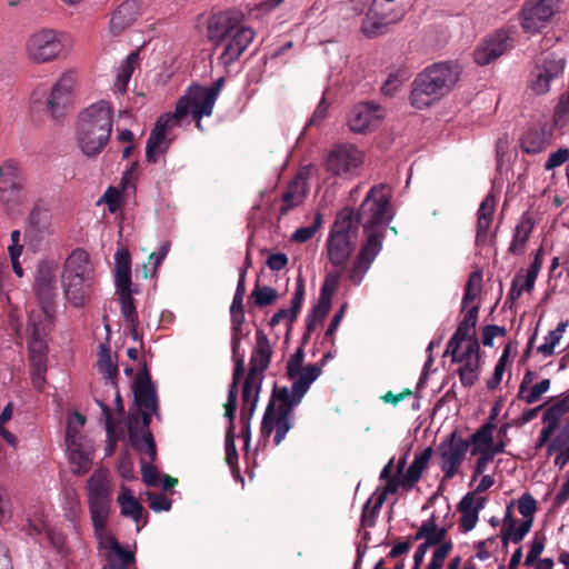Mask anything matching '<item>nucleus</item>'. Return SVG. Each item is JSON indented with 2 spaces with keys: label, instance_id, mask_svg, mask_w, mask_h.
Masks as SVG:
<instances>
[{
  "label": "nucleus",
  "instance_id": "61",
  "mask_svg": "<svg viewBox=\"0 0 569 569\" xmlns=\"http://www.w3.org/2000/svg\"><path fill=\"white\" fill-rule=\"evenodd\" d=\"M118 472L120 477L124 480H132L134 478L133 475V462L128 452H123L117 465Z\"/></svg>",
  "mask_w": 569,
  "mask_h": 569
},
{
  "label": "nucleus",
  "instance_id": "39",
  "mask_svg": "<svg viewBox=\"0 0 569 569\" xmlns=\"http://www.w3.org/2000/svg\"><path fill=\"white\" fill-rule=\"evenodd\" d=\"M236 392L238 393L237 386H236ZM237 400H238V398L236 399V401ZM226 405H228V402ZM224 408L227 409V406H224ZM236 408H237V406L234 407L233 412H236ZM224 416L230 420V426H229V428L227 430V435H226V461H227L228 466L230 467V470H231V473H232L234 480L240 481L241 487L244 488V478H242L240 476L239 469L237 467L238 453H237L234 442H233L232 419L234 417V413H232V416L229 418L227 416V411H226Z\"/></svg>",
  "mask_w": 569,
  "mask_h": 569
},
{
  "label": "nucleus",
  "instance_id": "4",
  "mask_svg": "<svg viewBox=\"0 0 569 569\" xmlns=\"http://www.w3.org/2000/svg\"><path fill=\"white\" fill-rule=\"evenodd\" d=\"M207 38L221 52L218 63L228 69L249 47V28L240 10L211 14L207 22Z\"/></svg>",
  "mask_w": 569,
  "mask_h": 569
},
{
  "label": "nucleus",
  "instance_id": "56",
  "mask_svg": "<svg viewBox=\"0 0 569 569\" xmlns=\"http://www.w3.org/2000/svg\"><path fill=\"white\" fill-rule=\"evenodd\" d=\"M13 416V405L9 402L0 413V437L11 447L16 448L18 440L13 433L7 428L6 423L11 420Z\"/></svg>",
  "mask_w": 569,
  "mask_h": 569
},
{
  "label": "nucleus",
  "instance_id": "19",
  "mask_svg": "<svg viewBox=\"0 0 569 569\" xmlns=\"http://www.w3.org/2000/svg\"><path fill=\"white\" fill-rule=\"evenodd\" d=\"M468 450L469 442L456 433H452L447 440L440 443V468L447 479H451L458 475Z\"/></svg>",
  "mask_w": 569,
  "mask_h": 569
},
{
  "label": "nucleus",
  "instance_id": "3",
  "mask_svg": "<svg viewBox=\"0 0 569 569\" xmlns=\"http://www.w3.org/2000/svg\"><path fill=\"white\" fill-rule=\"evenodd\" d=\"M136 405L141 411L142 430L129 422V441L133 449L142 455L140 459L142 480L149 487L157 486L159 472L152 462L156 460L157 450L151 432L148 430L151 417L158 415V398L156 389L146 376L139 378L133 388Z\"/></svg>",
  "mask_w": 569,
  "mask_h": 569
},
{
  "label": "nucleus",
  "instance_id": "5",
  "mask_svg": "<svg viewBox=\"0 0 569 569\" xmlns=\"http://www.w3.org/2000/svg\"><path fill=\"white\" fill-rule=\"evenodd\" d=\"M113 110L101 100L79 112L74 139L79 150L88 158H96L107 147L113 124Z\"/></svg>",
  "mask_w": 569,
  "mask_h": 569
},
{
  "label": "nucleus",
  "instance_id": "59",
  "mask_svg": "<svg viewBox=\"0 0 569 569\" xmlns=\"http://www.w3.org/2000/svg\"><path fill=\"white\" fill-rule=\"evenodd\" d=\"M147 500L149 502V507L156 511H168L171 509V500L168 499L162 493H153V492H147Z\"/></svg>",
  "mask_w": 569,
  "mask_h": 569
},
{
  "label": "nucleus",
  "instance_id": "12",
  "mask_svg": "<svg viewBox=\"0 0 569 569\" xmlns=\"http://www.w3.org/2000/svg\"><path fill=\"white\" fill-rule=\"evenodd\" d=\"M26 179L13 161L0 164V204L10 216L21 213L26 202Z\"/></svg>",
  "mask_w": 569,
  "mask_h": 569
},
{
  "label": "nucleus",
  "instance_id": "32",
  "mask_svg": "<svg viewBox=\"0 0 569 569\" xmlns=\"http://www.w3.org/2000/svg\"><path fill=\"white\" fill-rule=\"evenodd\" d=\"M465 316L459 323L456 332L448 342V346H468L469 342H478L475 327L478 320V306H471L465 309Z\"/></svg>",
  "mask_w": 569,
  "mask_h": 569
},
{
  "label": "nucleus",
  "instance_id": "25",
  "mask_svg": "<svg viewBox=\"0 0 569 569\" xmlns=\"http://www.w3.org/2000/svg\"><path fill=\"white\" fill-rule=\"evenodd\" d=\"M58 268L53 262L42 261L37 269L34 290L40 301L41 308L49 307L51 316L53 315V298L56 292V274Z\"/></svg>",
  "mask_w": 569,
  "mask_h": 569
},
{
  "label": "nucleus",
  "instance_id": "27",
  "mask_svg": "<svg viewBox=\"0 0 569 569\" xmlns=\"http://www.w3.org/2000/svg\"><path fill=\"white\" fill-rule=\"evenodd\" d=\"M531 530V527L515 517V500H511L507 507L502 518L500 529L501 542L508 546L510 542L519 543Z\"/></svg>",
  "mask_w": 569,
  "mask_h": 569
},
{
  "label": "nucleus",
  "instance_id": "64",
  "mask_svg": "<svg viewBox=\"0 0 569 569\" xmlns=\"http://www.w3.org/2000/svg\"><path fill=\"white\" fill-rule=\"evenodd\" d=\"M506 330L502 327L496 325H488L482 330V343L483 346L491 347L493 345V340L497 337L505 336Z\"/></svg>",
  "mask_w": 569,
  "mask_h": 569
},
{
  "label": "nucleus",
  "instance_id": "58",
  "mask_svg": "<svg viewBox=\"0 0 569 569\" xmlns=\"http://www.w3.org/2000/svg\"><path fill=\"white\" fill-rule=\"evenodd\" d=\"M452 549L451 542L441 543L433 552L432 558L427 567V569H441L445 562V559L449 555Z\"/></svg>",
  "mask_w": 569,
  "mask_h": 569
},
{
  "label": "nucleus",
  "instance_id": "22",
  "mask_svg": "<svg viewBox=\"0 0 569 569\" xmlns=\"http://www.w3.org/2000/svg\"><path fill=\"white\" fill-rule=\"evenodd\" d=\"M555 13V0H529L525 3L520 18L526 32L536 33L543 29Z\"/></svg>",
  "mask_w": 569,
  "mask_h": 569
},
{
  "label": "nucleus",
  "instance_id": "24",
  "mask_svg": "<svg viewBox=\"0 0 569 569\" xmlns=\"http://www.w3.org/2000/svg\"><path fill=\"white\" fill-rule=\"evenodd\" d=\"M316 171L313 166H307L299 170L295 179L283 192L280 204V213L287 214L293 208L300 206L308 192V178Z\"/></svg>",
  "mask_w": 569,
  "mask_h": 569
},
{
  "label": "nucleus",
  "instance_id": "40",
  "mask_svg": "<svg viewBox=\"0 0 569 569\" xmlns=\"http://www.w3.org/2000/svg\"><path fill=\"white\" fill-rule=\"evenodd\" d=\"M446 532L447 531L445 528H439L433 519H429L421 525V527L415 533L413 539H423L425 541L422 543L430 548L432 546L443 543L442 541L445 539Z\"/></svg>",
  "mask_w": 569,
  "mask_h": 569
},
{
  "label": "nucleus",
  "instance_id": "47",
  "mask_svg": "<svg viewBox=\"0 0 569 569\" xmlns=\"http://www.w3.org/2000/svg\"><path fill=\"white\" fill-rule=\"evenodd\" d=\"M515 507H517L522 521L532 528L535 515L538 510L536 499L526 492L517 501L515 500Z\"/></svg>",
  "mask_w": 569,
  "mask_h": 569
},
{
  "label": "nucleus",
  "instance_id": "10",
  "mask_svg": "<svg viewBox=\"0 0 569 569\" xmlns=\"http://www.w3.org/2000/svg\"><path fill=\"white\" fill-rule=\"evenodd\" d=\"M359 223H361L359 213L356 217L350 208H345L338 213L327 240L328 257L333 266H343L349 259Z\"/></svg>",
  "mask_w": 569,
  "mask_h": 569
},
{
  "label": "nucleus",
  "instance_id": "63",
  "mask_svg": "<svg viewBox=\"0 0 569 569\" xmlns=\"http://www.w3.org/2000/svg\"><path fill=\"white\" fill-rule=\"evenodd\" d=\"M543 549H545L543 539L537 538V537L533 538L530 542V547H529L528 553L526 556L525 563L527 566H530L533 562H536L538 560V558L540 557V555L542 553Z\"/></svg>",
  "mask_w": 569,
  "mask_h": 569
},
{
  "label": "nucleus",
  "instance_id": "11",
  "mask_svg": "<svg viewBox=\"0 0 569 569\" xmlns=\"http://www.w3.org/2000/svg\"><path fill=\"white\" fill-rule=\"evenodd\" d=\"M114 287L121 306V315L132 329L138 322L133 293L138 292L131 281V258L127 249H118L114 254Z\"/></svg>",
  "mask_w": 569,
  "mask_h": 569
},
{
  "label": "nucleus",
  "instance_id": "29",
  "mask_svg": "<svg viewBox=\"0 0 569 569\" xmlns=\"http://www.w3.org/2000/svg\"><path fill=\"white\" fill-rule=\"evenodd\" d=\"M272 355L271 345L261 331H257L256 347L251 356V390L262 381L261 373L268 368Z\"/></svg>",
  "mask_w": 569,
  "mask_h": 569
},
{
  "label": "nucleus",
  "instance_id": "26",
  "mask_svg": "<svg viewBox=\"0 0 569 569\" xmlns=\"http://www.w3.org/2000/svg\"><path fill=\"white\" fill-rule=\"evenodd\" d=\"M510 31L507 29L498 30L495 34L489 36L475 50V61L480 64H489L499 58L510 44Z\"/></svg>",
  "mask_w": 569,
  "mask_h": 569
},
{
  "label": "nucleus",
  "instance_id": "14",
  "mask_svg": "<svg viewBox=\"0 0 569 569\" xmlns=\"http://www.w3.org/2000/svg\"><path fill=\"white\" fill-rule=\"evenodd\" d=\"M78 82V71L67 69L52 83L46 99V109L52 119L59 120L67 114L73 103Z\"/></svg>",
  "mask_w": 569,
  "mask_h": 569
},
{
  "label": "nucleus",
  "instance_id": "48",
  "mask_svg": "<svg viewBox=\"0 0 569 569\" xmlns=\"http://www.w3.org/2000/svg\"><path fill=\"white\" fill-rule=\"evenodd\" d=\"M511 363V346L507 345L498 359L493 376L487 381V388L489 390H495L499 383L501 382L503 375L507 370V367Z\"/></svg>",
  "mask_w": 569,
  "mask_h": 569
},
{
  "label": "nucleus",
  "instance_id": "42",
  "mask_svg": "<svg viewBox=\"0 0 569 569\" xmlns=\"http://www.w3.org/2000/svg\"><path fill=\"white\" fill-rule=\"evenodd\" d=\"M569 412V396L562 397L546 408L542 421L553 430L557 429L560 419Z\"/></svg>",
  "mask_w": 569,
  "mask_h": 569
},
{
  "label": "nucleus",
  "instance_id": "54",
  "mask_svg": "<svg viewBox=\"0 0 569 569\" xmlns=\"http://www.w3.org/2000/svg\"><path fill=\"white\" fill-rule=\"evenodd\" d=\"M331 305L327 298L318 300V303L312 308L311 313L307 318L308 330H313L327 317Z\"/></svg>",
  "mask_w": 569,
  "mask_h": 569
},
{
  "label": "nucleus",
  "instance_id": "23",
  "mask_svg": "<svg viewBox=\"0 0 569 569\" xmlns=\"http://www.w3.org/2000/svg\"><path fill=\"white\" fill-rule=\"evenodd\" d=\"M52 321L49 307L32 310L28 320V346L30 353H46L47 345L44 337L48 333Z\"/></svg>",
  "mask_w": 569,
  "mask_h": 569
},
{
  "label": "nucleus",
  "instance_id": "41",
  "mask_svg": "<svg viewBox=\"0 0 569 569\" xmlns=\"http://www.w3.org/2000/svg\"><path fill=\"white\" fill-rule=\"evenodd\" d=\"M431 453L432 450L430 448H427L415 456L413 461L411 462L405 475V485L412 487L420 479L422 471L425 470L431 458Z\"/></svg>",
  "mask_w": 569,
  "mask_h": 569
},
{
  "label": "nucleus",
  "instance_id": "28",
  "mask_svg": "<svg viewBox=\"0 0 569 569\" xmlns=\"http://www.w3.org/2000/svg\"><path fill=\"white\" fill-rule=\"evenodd\" d=\"M139 9L140 7L137 0L123 1L111 14L107 36L111 39L120 36L136 21Z\"/></svg>",
  "mask_w": 569,
  "mask_h": 569
},
{
  "label": "nucleus",
  "instance_id": "62",
  "mask_svg": "<svg viewBox=\"0 0 569 569\" xmlns=\"http://www.w3.org/2000/svg\"><path fill=\"white\" fill-rule=\"evenodd\" d=\"M476 456H479V457L476 461L472 480H475L478 477H480L481 475H483L487 471L488 466L493 461V457L488 451H479V452H477Z\"/></svg>",
  "mask_w": 569,
  "mask_h": 569
},
{
  "label": "nucleus",
  "instance_id": "46",
  "mask_svg": "<svg viewBox=\"0 0 569 569\" xmlns=\"http://www.w3.org/2000/svg\"><path fill=\"white\" fill-rule=\"evenodd\" d=\"M362 33L368 38L379 37L388 31V23L377 13H368L361 24Z\"/></svg>",
  "mask_w": 569,
  "mask_h": 569
},
{
  "label": "nucleus",
  "instance_id": "21",
  "mask_svg": "<svg viewBox=\"0 0 569 569\" xmlns=\"http://www.w3.org/2000/svg\"><path fill=\"white\" fill-rule=\"evenodd\" d=\"M385 117L379 104L360 102L351 108L347 117L349 129L356 133H367L375 130Z\"/></svg>",
  "mask_w": 569,
  "mask_h": 569
},
{
  "label": "nucleus",
  "instance_id": "6",
  "mask_svg": "<svg viewBox=\"0 0 569 569\" xmlns=\"http://www.w3.org/2000/svg\"><path fill=\"white\" fill-rule=\"evenodd\" d=\"M460 70L450 62L435 63L420 72L413 81L411 103L417 109L429 107L452 90Z\"/></svg>",
  "mask_w": 569,
  "mask_h": 569
},
{
  "label": "nucleus",
  "instance_id": "51",
  "mask_svg": "<svg viewBox=\"0 0 569 569\" xmlns=\"http://www.w3.org/2000/svg\"><path fill=\"white\" fill-rule=\"evenodd\" d=\"M86 419L78 412H73L68 417L67 431H66V443L71 441H83L88 440L82 437L80 431L84 426Z\"/></svg>",
  "mask_w": 569,
  "mask_h": 569
},
{
  "label": "nucleus",
  "instance_id": "35",
  "mask_svg": "<svg viewBox=\"0 0 569 569\" xmlns=\"http://www.w3.org/2000/svg\"><path fill=\"white\" fill-rule=\"evenodd\" d=\"M496 201L492 194H488L480 203L476 234L478 246L485 244L488 241V230L491 226Z\"/></svg>",
  "mask_w": 569,
  "mask_h": 569
},
{
  "label": "nucleus",
  "instance_id": "53",
  "mask_svg": "<svg viewBox=\"0 0 569 569\" xmlns=\"http://www.w3.org/2000/svg\"><path fill=\"white\" fill-rule=\"evenodd\" d=\"M99 359H98V369L103 375V377L108 380H113L117 375V368L112 362V358L109 351V348L104 345L99 346Z\"/></svg>",
  "mask_w": 569,
  "mask_h": 569
},
{
  "label": "nucleus",
  "instance_id": "36",
  "mask_svg": "<svg viewBox=\"0 0 569 569\" xmlns=\"http://www.w3.org/2000/svg\"><path fill=\"white\" fill-rule=\"evenodd\" d=\"M117 502L120 507L121 516L130 518L138 525L142 518L143 507L133 496L132 490L126 486H121Z\"/></svg>",
  "mask_w": 569,
  "mask_h": 569
},
{
  "label": "nucleus",
  "instance_id": "2",
  "mask_svg": "<svg viewBox=\"0 0 569 569\" xmlns=\"http://www.w3.org/2000/svg\"><path fill=\"white\" fill-rule=\"evenodd\" d=\"M365 241L348 270V280L359 286L382 249L386 228L392 219L390 190L387 184L370 189L359 209Z\"/></svg>",
  "mask_w": 569,
  "mask_h": 569
},
{
  "label": "nucleus",
  "instance_id": "43",
  "mask_svg": "<svg viewBox=\"0 0 569 569\" xmlns=\"http://www.w3.org/2000/svg\"><path fill=\"white\" fill-rule=\"evenodd\" d=\"M467 441L469 442V447H472V456H476L479 451H487L493 442V423L489 422L483 425Z\"/></svg>",
  "mask_w": 569,
  "mask_h": 569
},
{
  "label": "nucleus",
  "instance_id": "13",
  "mask_svg": "<svg viewBox=\"0 0 569 569\" xmlns=\"http://www.w3.org/2000/svg\"><path fill=\"white\" fill-rule=\"evenodd\" d=\"M213 94H208L204 87L199 84L190 86L184 94L177 101L176 109L171 117L179 126L183 124L188 117L196 122V127L202 130L201 119L210 117L214 107Z\"/></svg>",
  "mask_w": 569,
  "mask_h": 569
},
{
  "label": "nucleus",
  "instance_id": "7",
  "mask_svg": "<svg viewBox=\"0 0 569 569\" xmlns=\"http://www.w3.org/2000/svg\"><path fill=\"white\" fill-rule=\"evenodd\" d=\"M61 277L66 299L76 308L83 307L97 282L89 254L81 249L72 251Z\"/></svg>",
  "mask_w": 569,
  "mask_h": 569
},
{
  "label": "nucleus",
  "instance_id": "30",
  "mask_svg": "<svg viewBox=\"0 0 569 569\" xmlns=\"http://www.w3.org/2000/svg\"><path fill=\"white\" fill-rule=\"evenodd\" d=\"M67 451L71 471L84 475L92 465L93 446L90 440L67 442Z\"/></svg>",
  "mask_w": 569,
  "mask_h": 569
},
{
  "label": "nucleus",
  "instance_id": "9",
  "mask_svg": "<svg viewBox=\"0 0 569 569\" xmlns=\"http://www.w3.org/2000/svg\"><path fill=\"white\" fill-rule=\"evenodd\" d=\"M244 264H249V247L246 250ZM246 268L240 270L237 290L230 307V315L232 320V358L234 360V370L232 383L229 388L227 416L230 418L236 407V386L244 372V356L239 355V337L238 333L244 320V312L242 309V300L246 293Z\"/></svg>",
  "mask_w": 569,
  "mask_h": 569
},
{
  "label": "nucleus",
  "instance_id": "55",
  "mask_svg": "<svg viewBox=\"0 0 569 569\" xmlns=\"http://www.w3.org/2000/svg\"><path fill=\"white\" fill-rule=\"evenodd\" d=\"M322 224V216L321 213H317L312 223L306 227L298 228L291 236V240L305 243L310 240L316 232L321 228Z\"/></svg>",
  "mask_w": 569,
  "mask_h": 569
},
{
  "label": "nucleus",
  "instance_id": "8",
  "mask_svg": "<svg viewBox=\"0 0 569 569\" xmlns=\"http://www.w3.org/2000/svg\"><path fill=\"white\" fill-rule=\"evenodd\" d=\"M70 37L67 32L42 27L32 30L23 43L26 60L34 66L51 63L64 53Z\"/></svg>",
  "mask_w": 569,
  "mask_h": 569
},
{
  "label": "nucleus",
  "instance_id": "37",
  "mask_svg": "<svg viewBox=\"0 0 569 569\" xmlns=\"http://www.w3.org/2000/svg\"><path fill=\"white\" fill-rule=\"evenodd\" d=\"M535 222L529 214H525L520 222L516 226L509 251L513 254H522L526 250L527 242L533 230Z\"/></svg>",
  "mask_w": 569,
  "mask_h": 569
},
{
  "label": "nucleus",
  "instance_id": "16",
  "mask_svg": "<svg viewBox=\"0 0 569 569\" xmlns=\"http://www.w3.org/2000/svg\"><path fill=\"white\" fill-rule=\"evenodd\" d=\"M363 162V153L356 146L342 143L335 146L327 154L326 170L335 177L351 179Z\"/></svg>",
  "mask_w": 569,
  "mask_h": 569
},
{
  "label": "nucleus",
  "instance_id": "15",
  "mask_svg": "<svg viewBox=\"0 0 569 569\" xmlns=\"http://www.w3.org/2000/svg\"><path fill=\"white\" fill-rule=\"evenodd\" d=\"M87 496L90 517L101 522L109 517L112 503V486L108 470L97 468L87 481Z\"/></svg>",
  "mask_w": 569,
  "mask_h": 569
},
{
  "label": "nucleus",
  "instance_id": "52",
  "mask_svg": "<svg viewBox=\"0 0 569 569\" xmlns=\"http://www.w3.org/2000/svg\"><path fill=\"white\" fill-rule=\"evenodd\" d=\"M482 273L473 271L467 281L466 290L462 299V310L469 307V302L473 301L481 291Z\"/></svg>",
  "mask_w": 569,
  "mask_h": 569
},
{
  "label": "nucleus",
  "instance_id": "44",
  "mask_svg": "<svg viewBox=\"0 0 569 569\" xmlns=\"http://www.w3.org/2000/svg\"><path fill=\"white\" fill-rule=\"evenodd\" d=\"M549 142V136L543 129H530L522 138L521 147L527 153L541 151Z\"/></svg>",
  "mask_w": 569,
  "mask_h": 569
},
{
  "label": "nucleus",
  "instance_id": "49",
  "mask_svg": "<svg viewBox=\"0 0 569 569\" xmlns=\"http://www.w3.org/2000/svg\"><path fill=\"white\" fill-rule=\"evenodd\" d=\"M251 298L254 300V305L259 308H264L273 305L278 298V291L269 286H261L259 282L256 283Z\"/></svg>",
  "mask_w": 569,
  "mask_h": 569
},
{
  "label": "nucleus",
  "instance_id": "1",
  "mask_svg": "<svg viewBox=\"0 0 569 569\" xmlns=\"http://www.w3.org/2000/svg\"><path fill=\"white\" fill-rule=\"evenodd\" d=\"M333 356L328 352L322 357L321 363L303 366L305 352L301 348L289 358L287 362V375L292 382L291 388H274L273 396L264 412L261 435L270 437L276 430L273 442L279 445L291 428V412L298 406L309 390L311 383L321 375V368L328 359Z\"/></svg>",
  "mask_w": 569,
  "mask_h": 569
},
{
  "label": "nucleus",
  "instance_id": "60",
  "mask_svg": "<svg viewBox=\"0 0 569 569\" xmlns=\"http://www.w3.org/2000/svg\"><path fill=\"white\" fill-rule=\"evenodd\" d=\"M406 80L405 73L397 71L392 72L388 76L387 80L383 82L381 90L387 96H392L397 89Z\"/></svg>",
  "mask_w": 569,
  "mask_h": 569
},
{
  "label": "nucleus",
  "instance_id": "50",
  "mask_svg": "<svg viewBox=\"0 0 569 569\" xmlns=\"http://www.w3.org/2000/svg\"><path fill=\"white\" fill-rule=\"evenodd\" d=\"M537 277L528 271L519 272L512 281L510 291L511 298H519L522 292H530L533 289Z\"/></svg>",
  "mask_w": 569,
  "mask_h": 569
},
{
  "label": "nucleus",
  "instance_id": "45",
  "mask_svg": "<svg viewBox=\"0 0 569 569\" xmlns=\"http://www.w3.org/2000/svg\"><path fill=\"white\" fill-rule=\"evenodd\" d=\"M108 519L109 517H103L99 522L96 518H91L100 548L111 553L119 547V542L106 528Z\"/></svg>",
  "mask_w": 569,
  "mask_h": 569
},
{
  "label": "nucleus",
  "instance_id": "20",
  "mask_svg": "<svg viewBox=\"0 0 569 569\" xmlns=\"http://www.w3.org/2000/svg\"><path fill=\"white\" fill-rule=\"evenodd\" d=\"M177 126L179 124L171 117V113H163L159 117L147 140V161L156 163L159 158L167 152L173 140V138L169 137L170 132Z\"/></svg>",
  "mask_w": 569,
  "mask_h": 569
},
{
  "label": "nucleus",
  "instance_id": "34",
  "mask_svg": "<svg viewBox=\"0 0 569 569\" xmlns=\"http://www.w3.org/2000/svg\"><path fill=\"white\" fill-rule=\"evenodd\" d=\"M485 506L483 498L475 499L471 493H467L459 502L460 527L462 531H471L479 519V512Z\"/></svg>",
  "mask_w": 569,
  "mask_h": 569
},
{
  "label": "nucleus",
  "instance_id": "17",
  "mask_svg": "<svg viewBox=\"0 0 569 569\" xmlns=\"http://www.w3.org/2000/svg\"><path fill=\"white\" fill-rule=\"evenodd\" d=\"M479 342H469L468 346H447V353L457 363L456 372L465 387L476 383L480 372Z\"/></svg>",
  "mask_w": 569,
  "mask_h": 569
},
{
  "label": "nucleus",
  "instance_id": "31",
  "mask_svg": "<svg viewBox=\"0 0 569 569\" xmlns=\"http://www.w3.org/2000/svg\"><path fill=\"white\" fill-rule=\"evenodd\" d=\"M536 377V372L527 370L519 386L518 398L527 405L538 402L551 387V381L548 378L533 385Z\"/></svg>",
  "mask_w": 569,
  "mask_h": 569
},
{
  "label": "nucleus",
  "instance_id": "57",
  "mask_svg": "<svg viewBox=\"0 0 569 569\" xmlns=\"http://www.w3.org/2000/svg\"><path fill=\"white\" fill-rule=\"evenodd\" d=\"M122 192L116 187H109L102 197L99 199L98 204L106 203L111 213H116L121 209Z\"/></svg>",
  "mask_w": 569,
  "mask_h": 569
},
{
  "label": "nucleus",
  "instance_id": "18",
  "mask_svg": "<svg viewBox=\"0 0 569 569\" xmlns=\"http://www.w3.org/2000/svg\"><path fill=\"white\" fill-rule=\"evenodd\" d=\"M565 66V57L550 53L532 69L529 78V88L536 94L547 93L550 90L551 82L563 73Z\"/></svg>",
  "mask_w": 569,
  "mask_h": 569
},
{
  "label": "nucleus",
  "instance_id": "38",
  "mask_svg": "<svg viewBox=\"0 0 569 569\" xmlns=\"http://www.w3.org/2000/svg\"><path fill=\"white\" fill-rule=\"evenodd\" d=\"M139 53L137 51L131 52L119 66L117 70V77L113 83V90L116 93L123 94L128 90V83L132 77V73L138 66Z\"/></svg>",
  "mask_w": 569,
  "mask_h": 569
},
{
  "label": "nucleus",
  "instance_id": "33",
  "mask_svg": "<svg viewBox=\"0 0 569 569\" xmlns=\"http://www.w3.org/2000/svg\"><path fill=\"white\" fill-rule=\"evenodd\" d=\"M386 481L383 489L380 492H376L365 505L362 515V522L365 525H372L373 515L383 506L387 496L396 493L401 486V479L398 476L388 478Z\"/></svg>",
  "mask_w": 569,
  "mask_h": 569
}]
</instances>
